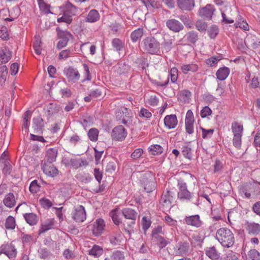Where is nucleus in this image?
<instances>
[{
	"mask_svg": "<svg viewBox=\"0 0 260 260\" xmlns=\"http://www.w3.org/2000/svg\"><path fill=\"white\" fill-rule=\"evenodd\" d=\"M177 187L178 188L177 198L180 201L192 202L195 205L199 204L198 199L194 200V193L188 190L187 184L183 180H178Z\"/></svg>",
	"mask_w": 260,
	"mask_h": 260,
	"instance_id": "obj_1",
	"label": "nucleus"
},
{
	"mask_svg": "<svg viewBox=\"0 0 260 260\" xmlns=\"http://www.w3.org/2000/svg\"><path fill=\"white\" fill-rule=\"evenodd\" d=\"M216 239L224 247H232L235 242L232 232L229 229L222 228L218 229L215 236Z\"/></svg>",
	"mask_w": 260,
	"mask_h": 260,
	"instance_id": "obj_2",
	"label": "nucleus"
},
{
	"mask_svg": "<svg viewBox=\"0 0 260 260\" xmlns=\"http://www.w3.org/2000/svg\"><path fill=\"white\" fill-rule=\"evenodd\" d=\"M141 49L146 53L150 54H160V44L153 37H148L144 39L141 43Z\"/></svg>",
	"mask_w": 260,
	"mask_h": 260,
	"instance_id": "obj_3",
	"label": "nucleus"
},
{
	"mask_svg": "<svg viewBox=\"0 0 260 260\" xmlns=\"http://www.w3.org/2000/svg\"><path fill=\"white\" fill-rule=\"evenodd\" d=\"M62 163L67 167L74 169L85 167L88 165V162L85 159H77L75 157L70 156L63 157Z\"/></svg>",
	"mask_w": 260,
	"mask_h": 260,
	"instance_id": "obj_4",
	"label": "nucleus"
},
{
	"mask_svg": "<svg viewBox=\"0 0 260 260\" xmlns=\"http://www.w3.org/2000/svg\"><path fill=\"white\" fill-rule=\"evenodd\" d=\"M72 218L77 222H82L86 219L85 208L82 205L75 206L72 212Z\"/></svg>",
	"mask_w": 260,
	"mask_h": 260,
	"instance_id": "obj_5",
	"label": "nucleus"
},
{
	"mask_svg": "<svg viewBox=\"0 0 260 260\" xmlns=\"http://www.w3.org/2000/svg\"><path fill=\"white\" fill-rule=\"evenodd\" d=\"M57 34L60 39L57 43V47L59 49L62 48L67 46L68 43L72 37V35L68 31H62L59 28H57Z\"/></svg>",
	"mask_w": 260,
	"mask_h": 260,
	"instance_id": "obj_6",
	"label": "nucleus"
},
{
	"mask_svg": "<svg viewBox=\"0 0 260 260\" xmlns=\"http://www.w3.org/2000/svg\"><path fill=\"white\" fill-rule=\"evenodd\" d=\"M142 184L144 189L148 192L152 191L155 188V182L153 177L150 175H145L142 180Z\"/></svg>",
	"mask_w": 260,
	"mask_h": 260,
	"instance_id": "obj_7",
	"label": "nucleus"
},
{
	"mask_svg": "<svg viewBox=\"0 0 260 260\" xmlns=\"http://www.w3.org/2000/svg\"><path fill=\"white\" fill-rule=\"evenodd\" d=\"M0 253H4L9 258H14L16 256L17 251L14 246L12 244H3L0 247Z\"/></svg>",
	"mask_w": 260,
	"mask_h": 260,
	"instance_id": "obj_8",
	"label": "nucleus"
},
{
	"mask_svg": "<svg viewBox=\"0 0 260 260\" xmlns=\"http://www.w3.org/2000/svg\"><path fill=\"white\" fill-rule=\"evenodd\" d=\"M63 73L69 82H75L80 79V76L79 72L73 67H70L68 68H65Z\"/></svg>",
	"mask_w": 260,
	"mask_h": 260,
	"instance_id": "obj_9",
	"label": "nucleus"
},
{
	"mask_svg": "<svg viewBox=\"0 0 260 260\" xmlns=\"http://www.w3.org/2000/svg\"><path fill=\"white\" fill-rule=\"evenodd\" d=\"M127 136L125 129L122 125H118L114 127L112 131V137L116 141H121Z\"/></svg>",
	"mask_w": 260,
	"mask_h": 260,
	"instance_id": "obj_10",
	"label": "nucleus"
},
{
	"mask_svg": "<svg viewBox=\"0 0 260 260\" xmlns=\"http://www.w3.org/2000/svg\"><path fill=\"white\" fill-rule=\"evenodd\" d=\"M166 26L174 32H179L184 28L183 25L178 20L170 19L166 21Z\"/></svg>",
	"mask_w": 260,
	"mask_h": 260,
	"instance_id": "obj_11",
	"label": "nucleus"
},
{
	"mask_svg": "<svg viewBox=\"0 0 260 260\" xmlns=\"http://www.w3.org/2000/svg\"><path fill=\"white\" fill-rule=\"evenodd\" d=\"M105 227L104 220L102 218L97 219L93 224L92 229L93 234L95 236L101 235L104 232Z\"/></svg>",
	"mask_w": 260,
	"mask_h": 260,
	"instance_id": "obj_12",
	"label": "nucleus"
},
{
	"mask_svg": "<svg viewBox=\"0 0 260 260\" xmlns=\"http://www.w3.org/2000/svg\"><path fill=\"white\" fill-rule=\"evenodd\" d=\"M215 11L213 6L208 4L206 7L200 9L199 11V15L206 19H212V15Z\"/></svg>",
	"mask_w": 260,
	"mask_h": 260,
	"instance_id": "obj_13",
	"label": "nucleus"
},
{
	"mask_svg": "<svg viewBox=\"0 0 260 260\" xmlns=\"http://www.w3.org/2000/svg\"><path fill=\"white\" fill-rule=\"evenodd\" d=\"M44 122L40 116L34 117L32 120V128L35 133L42 134L43 133Z\"/></svg>",
	"mask_w": 260,
	"mask_h": 260,
	"instance_id": "obj_14",
	"label": "nucleus"
},
{
	"mask_svg": "<svg viewBox=\"0 0 260 260\" xmlns=\"http://www.w3.org/2000/svg\"><path fill=\"white\" fill-rule=\"evenodd\" d=\"M245 226L246 231L249 235H257L260 232V224L258 223L247 222Z\"/></svg>",
	"mask_w": 260,
	"mask_h": 260,
	"instance_id": "obj_15",
	"label": "nucleus"
},
{
	"mask_svg": "<svg viewBox=\"0 0 260 260\" xmlns=\"http://www.w3.org/2000/svg\"><path fill=\"white\" fill-rule=\"evenodd\" d=\"M184 220L185 223L187 225L193 226L196 228H199L202 224V222L199 215L186 216Z\"/></svg>",
	"mask_w": 260,
	"mask_h": 260,
	"instance_id": "obj_16",
	"label": "nucleus"
},
{
	"mask_svg": "<svg viewBox=\"0 0 260 260\" xmlns=\"http://www.w3.org/2000/svg\"><path fill=\"white\" fill-rule=\"evenodd\" d=\"M164 124L168 129L175 128L178 124V120L175 115H167L164 118Z\"/></svg>",
	"mask_w": 260,
	"mask_h": 260,
	"instance_id": "obj_17",
	"label": "nucleus"
},
{
	"mask_svg": "<svg viewBox=\"0 0 260 260\" xmlns=\"http://www.w3.org/2000/svg\"><path fill=\"white\" fill-rule=\"evenodd\" d=\"M179 8L183 10L190 11L194 7V0H178Z\"/></svg>",
	"mask_w": 260,
	"mask_h": 260,
	"instance_id": "obj_18",
	"label": "nucleus"
},
{
	"mask_svg": "<svg viewBox=\"0 0 260 260\" xmlns=\"http://www.w3.org/2000/svg\"><path fill=\"white\" fill-rule=\"evenodd\" d=\"M43 170L45 174L50 177H54L58 174V170L51 164L45 163L43 167Z\"/></svg>",
	"mask_w": 260,
	"mask_h": 260,
	"instance_id": "obj_19",
	"label": "nucleus"
},
{
	"mask_svg": "<svg viewBox=\"0 0 260 260\" xmlns=\"http://www.w3.org/2000/svg\"><path fill=\"white\" fill-rule=\"evenodd\" d=\"M110 216L111 217L114 223L116 225H119L121 222V218L123 216L122 210L116 208L110 212Z\"/></svg>",
	"mask_w": 260,
	"mask_h": 260,
	"instance_id": "obj_20",
	"label": "nucleus"
},
{
	"mask_svg": "<svg viewBox=\"0 0 260 260\" xmlns=\"http://www.w3.org/2000/svg\"><path fill=\"white\" fill-rule=\"evenodd\" d=\"M189 244L187 243H179L174 248L175 252L177 255H182L185 254L188 250Z\"/></svg>",
	"mask_w": 260,
	"mask_h": 260,
	"instance_id": "obj_21",
	"label": "nucleus"
},
{
	"mask_svg": "<svg viewBox=\"0 0 260 260\" xmlns=\"http://www.w3.org/2000/svg\"><path fill=\"white\" fill-rule=\"evenodd\" d=\"M3 203L6 207L10 208H13L16 204L14 194L11 192L7 194L3 200Z\"/></svg>",
	"mask_w": 260,
	"mask_h": 260,
	"instance_id": "obj_22",
	"label": "nucleus"
},
{
	"mask_svg": "<svg viewBox=\"0 0 260 260\" xmlns=\"http://www.w3.org/2000/svg\"><path fill=\"white\" fill-rule=\"evenodd\" d=\"M121 232L117 231L112 232L109 236L110 242L113 245H116L120 243L122 239Z\"/></svg>",
	"mask_w": 260,
	"mask_h": 260,
	"instance_id": "obj_23",
	"label": "nucleus"
},
{
	"mask_svg": "<svg viewBox=\"0 0 260 260\" xmlns=\"http://www.w3.org/2000/svg\"><path fill=\"white\" fill-rule=\"evenodd\" d=\"M100 18L99 12L94 9L91 10L88 13L85 21L89 23H94L98 21Z\"/></svg>",
	"mask_w": 260,
	"mask_h": 260,
	"instance_id": "obj_24",
	"label": "nucleus"
},
{
	"mask_svg": "<svg viewBox=\"0 0 260 260\" xmlns=\"http://www.w3.org/2000/svg\"><path fill=\"white\" fill-rule=\"evenodd\" d=\"M230 69L228 67H224L219 68L216 73L217 79L220 81L224 80L230 74Z\"/></svg>",
	"mask_w": 260,
	"mask_h": 260,
	"instance_id": "obj_25",
	"label": "nucleus"
},
{
	"mask_svg": "<svg viewBox=\"0 0 260 260\" xmlns=\"http://www.w3.org/2000/svg\"><path fill=\"white\" fill-rule=\"evenodd\" d=\"M11 57L10 51L6 48H3L0 50V63H5L7 62Z\"/></svg>",
	"mask_w": 260,
	"mask_h": 260,
	"instance_id": "obj_26",
	"label": "nucleus"
},
{
	"mask_svg": "<svg viewBox=\"0 0 260 260\" xmlns=\"http://www.w3.org/2000/svg\"><path fill=\"white\" fill-rule=\"evenodd\" d=\"M198 69V66L194 63L183 64L181 67V70L184 74H187L189 72H196Z\"/></svg>",
	"mask_w": 260,
	"mask_h": 260,
	"instance_id": "obj_27",
	"label": "nucleus"
},
{
	"mask_svg": "<svg viewBox=\"0 0 260 260\" xmlns=\"http://www.w3.org/2000/svg\"><path fill=\"white\" fill-rule=\"evenodd\" d=\"M155 240L156 242L157 245L160 249L165 247L172 241L171 239L165 238L161 236H156Z\"/></svg>",
	"mask_w": 260,
	"mask_h": 260,
	"instance_id": "obj_28",
	"label": "nucleus"
},
{
	"mask_svg": "<svg viewBox=\"0 0 260 260\" xmlns=\"http://www.w3.org/2000/svg\"><path fill=\"white\" fill-rule=\"evenodd\" d=\"M57 150L54 148H49L46 152V159L47 163L52 164L56 160L57 156Z\"/></svg>",
	"mask_w": 260,
	"mask_h": 260,
	"instance_id": "obj_29",
	"label": "nucleus"
},
{
	"mask_svg": "<svg viewBox=\"0 0 260 260\" xmlns=\"http://www.w3.org/2000/svg\"><path fill=\"white\" fill-rule=\"evenodd\" d=\"M123 216L128 219L135 221L137 216V212L133 209L130 208H124L122 210Z\"/></svg>",
	"mask_w": 260,
	"mask_h": 260,
	"instance_id": "obj_30",
	"label": "nucleus"
},
{
	"mask_svg": "<svg viewBox=\"0 0 260 260\" xmlns=\"http://www.w3.org/2000/svg\"><path fill=\"white\" fill-rule=\"evenodd\" d=\"M205 253L207 256L213 260L217 259L219 257V253L214 246L207 248L205 249Z\"/></svg>",
	"mask_w": 260,
	"mask_h": 260,
	"instance_id": "obj_31",
	"label": "nucleus"
},
{
	"mask_svg": "<svg viewBox=\"0 0 260 260\" xmlns=\"http://www.w3.org/2000/svg\"><path fill=\"white\" fill-rule=\"evenodd\" d=\"M23 216L27 223L30 225H35L38 222V217L33 213H25L23 215Z\"/></svg>",
	"mask_w": 260,
	"mask_h": 260,
	"instance_id": "obj_32",
	"label": "nucleus"
},
{
	"mask_svg": "<svg viewBox=\"0 0 260 260\" xmlns=\"http://www.w3.org/2000/svg\"><path fill=\"white\" fill-rule=\"evenodd\" d=\"M63 12L73 18V16L76 15L77 13L76 8L70 3L66 4Z\"/></svg>",
	"mask_w": 260,
	"mask_h": 260,
	"instance_id": "obj_33",
	"label": "nucleus"
},
{
	"mask_svg": "<svg viewBox=\"0 0 260 260\" xmlns=\"http://www.w3.org/2000/svg\"><path fill=\"white\" fill-rule=\"evenodd\" d=\"M103 252V250L101 247L95 245L88 251V253L95 257H98L102 254Z\"/></svg>",
	"mask_w": 260,
	"mask_h": 260,
	"instance_id": "obj_34",
	"label": "nucleus"
},
{
	"mask_svg": "<svg viewBox=\"0 0 260 260\" xmlns=\"http://www.w3.org/2000/svg\"><path fill=\"white\" fill-rule=\"evenodd\" d=\"M144 30L142 28H139L131 34V39L133 42H136L140 39L143 35Z\"/></svg>",
	"mask_w": 260,
	"mask_h": 260,
	"instance_id": "obj_35",
	"label": "nucleus"
},
{
	"mask_svg": "<svg viewBox=\"0 0 260 260\" xmlns=\"http://www.w3.org/2000/svg\"><path fill=\"white\" fill-rule=\"evenodd\" d=\"M1 163L3 165V168L2 169L3 173L5 176L10 175L12 170V166L9 160H5L3 161V162Z\"/></svg>",
	"mask_w": 260,
	"mask_h": 260,
	"instance_id": "obj_36",
	"label": "nucleus"
},
{
	"mask_svg": "<svg viewBox=\"0 0 260 260\" xmlns=\"http://www.w3.org/2000/svg\"><path fill=\"white\" fill-rule=\"evenodd\" d=\"M8 74L7 68L6 66L0 67V85H3L6 80Z\"/></svg>",
	"mask_w": 260,
	"mask_h": 260,
	"instance_id": "obj_37",
	"label": "nucleus"
},
{
	"mask_svg": "<svg viewBox=\"0 0 260 260\" xmlns=\"http://www.w3.org/2000/svg\"><path fill=\"white\" fill-rule=\"evenodd\" d=\"M163 148L157 144L152 145L149 147V152L152 155L161 154L163 152Z\"/></svg>",
	"mask_w": 260,
	"mask_h": 260,
	"instance_id": "obj_38",
	"label": "nucleus"
},
{
	"mask_svg": "<svg viewBox=\"0 0 260 260\" xmlns=\"http://www.w3.org/2000/svg\"><path fill=\"white\" fill-rule=\"evenodd\" d=\"M232 132L234 135H242L243 126L237 122H234L232 124Z\"/></svg>",
	"mask_w": 260,
	"mask_h": 260,
	"instance_id": "obj_39",
	"label": "nucleus"
},
{
	"mask_svg": "<svg viewBox=\"0 0 260 260\" xmlns=\"http://www.w3.org/2000/svg\"><path fill=\"white\" fill-rule=\"evenodd\" d=\"M16 226V222L15 218L9 216L6 219L5 223V228L8 230H13Z\"/></svg>",
	"mask_w": 260,
	"mask_h": 260,
	"instance_id": "obj_40",
	"label": "nucleus"
},
{
	"mask_svg": "<svg viewBox=\"0 0 260 260\" xmlns=\"http://www.w3.org/2000/svg\"><path fill=\"white\" fill-rule=\"evenodd\" d=\"M145 102L149 106L154 107L157 105L159 99L155 95H152L147 98Z\"/></svg>",
	"mask_w": 260,
	"mask_h": 260,
	"instance_id": "obj_41",
	"label": "nucleus"
},
{
	"mask_svg": "<svg viewBox=\"0 0 260 260\" xmlns=\"http://www.w3.org/2000/svg\"><path fill=\"white\" fill-rule=\"evenodd\" d=\"M222 58L221 55H218L217 56H212L206 60V63L210 66L213 67L215 66L217 62Z\"/></svg>",
	"mask_w": 260,
	"mask_h": 260,
	"instance_id": "obj_42",
	"label": "nucleus"
},
{
	"mask_svg": "<svg viewBox=\"0 0 260 260\" xmlns=\"http://www.w3.org/2000/svg\"><path fill=\"white\" fill-rule=\"evenodd\" d=\"M219 32V30L217 26L212 25L208 30V33L211 39H214Z\"/></svg>",
	"mask_w": 260,
	"mask_h": 260,
	"instance_id": "obj_43",
	"label": "nucleus"
},
{
	"mask_svg": "<svg viewBox=\"0 0 260 260\" xmlns=\"http://www.w3.org/2000/svg\"><path fill=\"white\" fill-rule=\"evenodd\" d=\"M73 21V18L70 15L63 12L61 17L57 18L58 22H65L68 24H70Z\"/></svg>",
	"mask_w": 260,
	"mask_h": 260,
	"instance_id": "obj_44",
	"label": "nucleus"
},
{
	"mask_svg": "<svg viewBox=\"0 0 260 260\" xmlns=\"http://www.w3.org/2000/svg\"><path fill=\"white\" fill-rule=\"evenodd\" d=\"M179 19L184 24V25L189 28H191L193 26L192 22L190 20L189 17L187 15H182L180 16Z\"/></svg>",
	"mask_w": 260,
	"mask_h": 260,
	"instance_id": "obj_45",
	"label": "nucleus"
},
{
	"mask_svg": "<svg viewBox=\"0 0 260 260\" xmlns=\"http://www.w3.org/2000/svg\"><path fill=\"white\" fill-rule=\"evenodd\" d=\"M186 36L187 37V40L192 43H194L198 39V36L197 32L194 31H191L188 32Z\"/></svg>",
	"mask_w": 260,
	"mask_h": 260,
	"instance_id": "obj_46",
	"label": "nucleus"
},
{
	"mask_svg": "<svg viewBox=\"0 0 260 260\" xmlns=\"http://www.w3.org/2000/svg\"><path fill=\"white\" fill-rule=\"evenodd\" d=\"M190 96L191 92L187 90H182L180 93V100L185 103L189 102Z\"/></svg>",
	"mask_w": 260,
	"mask_h": 260,
	"instance_id": "obj_47",
	"label": "nucleus"
},
{
	"mask_svg": "<svg viewBox=\"0 0 260 260\" xmlns=\"http://www.w3.org/2000/svg\"><path fill=\"white\" fill-rule=\"evenodd\" d=\"M182 153L183 156L189 159L192 157L191 148L188 146H183L182 147Z\"/></svg>",
	"mask_w": 260,
	"mask_h": 260,
	"instance_id": "obj_48",
	"label": "nucleus"
},
{
	"mask_svg": "<svg viewBox=\"0 0 260 260\" xmlns=\"http://www.w3.org/2000/svg\"><path fill=\"white\" fill-rule=\"evenodd\" d=\"M124 257L123 252L119 250L114 251L111 255V258L113 260H124Z\"/></svg>",
	"mask_w": 260,
	"mask_h": 260,
	"instance_id": "obj_49",
	"label": "nucleus"
},
{
	"mask_svg": "<svg viewBox=\"0 0 260 260\" xmlns=\"http://www.w3.org/2000/svg\"><path fill=\"white\" fill-rule=\"evenodd\" d=\"M202 132V138L204 139H209L211 138L213 134L214 129H206L203 127H201Z\"/></svg>",
	"mask_w": 260,
	"mask_h": 260,
	"instance_id": "obj_50",
	"label": "nucleus"
},
{
	"mask_svg": "<svg viewBox=\"0 0 260 260\" xmlns=\"http://www.w3.org/2000/svg\"><path fill=\"white\" fill-rule=\"evenodd\" d=\"M99 132L96 128H91L88 132V137L92 141H96L98 140Z\"/></svg>",
	"mask_w": 260,
	"mask_h": 260,
	"instance_id": "obj_51",
	"label": "nucleus"
},
{
	"mask_svg": "<svg viewBox=\"0 0 260 260\" xmlns=\"http://www.w3.org/2000/svg\"><path fill=\"white\" fill-rule=\"evenodd\" d=\"M53 224V223L52 220H49L48 223L42 224L41 227L39 230V234L44 233L51 229Z\"/></svg>",
	"mask_w": 260,
	"mask_h": 260,
	"instance_id": "obj_52",
	"label": "nucleus"
},
{
	"mask_svg": "<svg viewBox=\"0 0 260 260\" xmlns=\"http://www.w3.org/2000/svg\"><path fill=\"white\" fill-rule=\"evenodd\" d=\"M34 48L36 54L40 55L41 53V41L39 38H36L34 44Z\"/></svg>",
	"mask_w": 260,
	"mask_h": 260,
	"instance_id": "obj_53",
	"label": "nucleus"
},
{
	"mask_svg": "<svg viewBox=\"0 0 260 260\" xmlns=\"http://www.w3.org/2000/svg\"><path fill=\"white\" fill-rule=\"evenodd\" d=\"M241 137L242 136L238 135H234L233 139V145L237 149H240L241 147Z\"/></svg>",
	"mask_w": 260,
	"mask_h": 260,
	"instance_id": "obj_54",
	"label": "nucleus"
},
{
	"mask_svg": "<svg viewBox=\"0 0 260 260\" xmlns=\"http://www.w3.org/2000/svg\"><path fill=\"white\" fill-rule=\"evenodd\" d=\"M112 46L117 50L120 51L123 47V44L118 39H114L112 41Z\"/></svg>",
	"mask_w": 260,
	"mask_h": 260,
	"instance_id": "obj_55",
	"label": "nucleus"
},
{
	"mask_svg": "<svg viewBox=\"0 0 260 260\" xmlns=\"http://www.w3.org/2000/svg\"><path fill=\"white\" fill-rule=\"evenodd\" d=\"M248 256L251 260H260V253L255 249L250 250Z\"/></svg>",
	"mask_w": 260,
	"mask_h": 260,
	"instance_id": "obj_56",
	"label": "nucleus"
},
{
	"mask_svg": "<svg viewBox=\"0 0 260 260\" xmlns=\"http://www.w3.org/2000/svg\"><path fill=\"white\" fill-rule=\"evenodd\" d=\"M196 26L199 31L202 32L206 30L207 24L203 20H199L196 22Z\"/></svg>",
	"mask_w": 260,
	"mask_h": 260,
	"instance_id": "obj_57",
	"label": "nucleus"
},
{
	"mask_svg": "<svg viewBox=\"0 0 260 260\" xmlns=\"http://www.w3.org/2000/svg\"><path fill=\"white\" fill-rule=\"evenodd\" d=\"M40 186L38 181L35 180L32 181L29 185V190L32 193H36L40 190Z\"/></svg>",
	"mask_w": 260,
	"mask_h": 260,
	"instance_id": "obj_58",
	"label": "nucleus"
},
{
	"mask_svg": "<svg viewBox=\"0 0 260 260\" xmlns=\"http://www.w3.org/2000/svg\"><path fill=\"white\" fill-rule=\"evenodd\" d=\"M143 152V150L142 148H137L132 152L131 157L134 159H137L141 157Z\"/></svg>",
	"mask_w": 260,
	"mask_h": 260,
	"instance_id": "obj_59",
	"label": "nucleus"
},
{
	"mask_svg": "<svg viewBox=\"0 0 260 260\" xmlns=\"http://www.w3.org/2000/svg\"><path fill=\"white\" fill-rule=\"evenodd\" d=\"M219 260H239L237 255L233 252H230L228 253L226 255L223 257L220 258Z\"/></svg>",
	"mask_w": 260,
	"mask_h": 260,
	"instance_id": "obj_60",
	"label": "nucleus"
},
{
	"mask_svg": "<svg viewBox=\"0 0 260 260\" xmlns=\"http://www.w3.org/2000/svg\"><path fill=\"white\" fill-rule=\"evenodd\" d=\"M170 78L172 82L175 83L178 78V70L176 68H173L171 69L170 72Z\"/></svg>",
	"mask_w": 260,
	"mask_h": 260,
	"instance_id": "obj_61",
	"label": "nucleus"
},
{
	"mask_svg": "<svg viewBox=\"0 0 260 260\" xmlns=\"http://www.w3.org/2000/svg\"><path fill=\"white\" fill-rule=\"evenodd\" d=\"M139 116L141 117L150 118L152 116V114L147 109H146L144 108H142L140 110V111L139 113Z\"/></svg>",
	"mask_w": 260,
	"mask_h": 260,
	"instance_id": "obj_62",
	"label": "nucleus"
},
{
	"mask_svg": "<svg viewBox=\"0 0 260 260\" xmlns=\"http://www.w3.org/2000/svg\"><path fill=\"white\" fill-rule=\"evenodd\" d=\"M212 111L208 106L204 107L201 111V116L202 118H205L211 114Z\"/></svg>",
	"mask_w": 260,
	"mask_h": 260,
	"instance_id": "obj_63",
	"label": "nucleus"
},
{
	"mask_svg": "<svg viewBox=\"0 0 260 260\" xmlns=\"http://www.w3.org/2000/svg\"><path fill=\"white\" fill-rule=\"evenodd\" d=\"M254 144L256 149L260 153V129L257 132L254 138Z\"/></svg>",
	"mask_w": 260,
	"mask_h": 260,
	"instance_id": "obj_64",
	"label": "nucleus"
}]
</instances>
